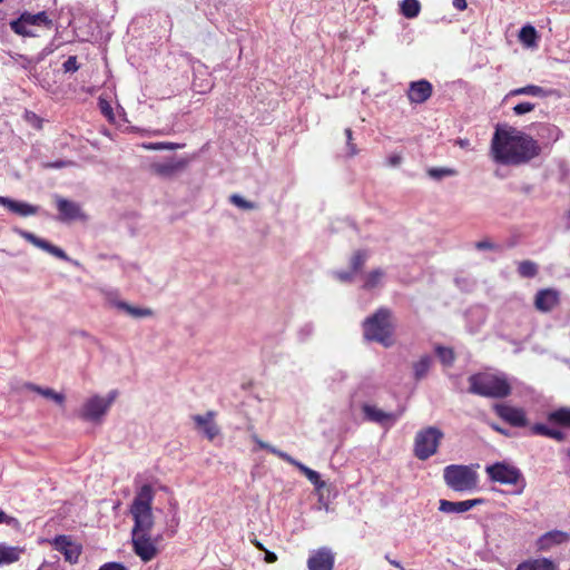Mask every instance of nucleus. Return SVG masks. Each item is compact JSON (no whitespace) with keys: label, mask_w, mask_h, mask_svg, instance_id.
<instances>
[{"label":"nucleus","mask_w":570,"mask_h":570,"mask_svg":"<svg viewBox=\"0 0 570 570\" xmlns=\"http://www.w3.org/2000/svg\"><path fill=\"white\" fill-rule=\"evenodd\" d=\"M254 543H255V546H256L259 550H262V551H266L265 547H264L261 542L255 541Z\"/></svg>","instance_id":"obj_59"},{"label":"nucleus","mask_w":570,"mask_h":570,"mask_svg":"<svg viewBox=\"0 0 570 570\" xmlns=\"http://www.w3.org/2000/svg\"><path fill=\"white\" fill-rule=\"evenodd\" d=\"M393 331L391 311L384 307L379 308L363 322L364 338L370 342L380 343L384 347H390L394 344Z\"/></svg>","instance_id":"obj_3"},{"label":"nucleus","mask_w":570,"mask_h":570,"mask_svg":"<svg viewBox=\"0 0 570 570\" xmlns=\"http://www.w3.org/2000/svg\"><path fill=\"white\" fill-rule=\"evenodd\" d=\"M493 409L503 421L514 428H524L529 423L527 413L521 407H514L508 404H495Z\"/></svg>","instance_id":"obj_15"},{"label":"nucleus","mask_w":570,"mask_h":570,"mask_svg":"<svg viewBox=\"0 0 570 570\" xmlns=\"http://www.w3.org/2000/svg\"><path fill=\"white\" fill-rule=\"evenodd\" d=\"M495 430L501 432V433H503V434H505L504 430H502L500 426H497Z\"/></svg>","instance_id":"obj_62"},{"label":"nucleus","mask_w":570,"mask_h":570,"mask_svg":"<svg viewBox=\"0 0 570 570\" xmlns=\"http://www.w3.org/2000/svg\"><path fill=\"white\" fill-rule=\"evenodd\" d=\"M384 277V272L380 268L372 271L365 278V283L363 285L366 289H372L376 287Z\"/></svg>","instance_id":"obj_38"},{"label":"nucleus","mask_w":570,"mask_h":570,"mask_svg":"<svg viewBox=\"0 0 570 570\" xmlns=\"http://www.w3.org/2000/svg\"><path fill=\"white\" fill-rule=\"evenodd\" d=\"M435 353L444 365H451L454 361V353L451 348L436 346Z\"/></svg>","instance_id":"obj_41"},{"label":"nucleus","mask_w":570,"mask_h":570,"mask_svg":"<svg viewBox=\"0 0 570 570\" xmlns=\"http://www.w3.org/2000/svg\"><path fill=\"white\" fill-rule=\"evenodd\" d=\"M229 202L237 206L238 208H242L244 210H253L255 209L257 206L255 203L253 202H249L247 199H245L244 197H242L240 195L238 194H233L230 197H229Z\"/></svg>","instance_id":"obj_40"},{"label":"nucleus","mask_w":570,"mask_h":570,"mask_svg":"<svg viewBox=\"0 0 570 570\" xmlns=\"http://www.w3.org/2000/svg\"><path fill=\"white\" fill-rule=\"evenodd\" d=\"M561 137V130L551 124L538 125L535 139L504 124L497 126L491 142H538V140L557 142Z\"/></svg>","instance_id":"obj_1"},{"label":"nucleus","mask_w":570,"mask_h":570,"mask_svg":"<svg viewBox=\"0 0 570 570\" xmlns=\"http://www.w3.org/2000/svg\"><path fill=\"white\" fill-rule=\"evenodd\" d=\"M17 233L23 238L26 239L27 242H29L30 244H32L33 246L47 252L48 254L57 257V258H60L62 261H66V262H69L71 264H73L75 266H79V262L70 258L66 252L63 249H61L60 247L49 243L48 240L43 239V238H40L38 237L37 235H35L33 233L31 232H28V230H23V229H17Z\"/></svg>","instance_id":"obj_12"},{"label":"nucleus","mask_w":570,"mask_h":570,"mask_svg":"<svg viewBox=\"0 0 570 570\" xmlns=\"http://www.w3.org/2000/svg\"><path fill=\"white\" fill-rule=\"evenodd\" d=\"M215 412L208 411L206 414L200 415L196 414L193 416V421L196 423V426L203 431L204 435L213 441L219 434V428L214 422Z\"/></svg>","instance_id":"obj_21"},{"label":"nucleus","mask_w":570,"mask_h":570,"mask_svg":"<svg viewBox=\"0 0 570 570\" xmlns=\"http://www.w3.org/2000/svg\"><path fill=\"white\" fill-rule=\"evenodd\" d=\"M99 570H127V568L118 562H108L102 564Z\"/></svg>","instance_id":"obj_47"},{"label":"nucleus","mask_w":570,"mask_h":570,"mask_svg":"<svg viewBox=\"0 0 570 570\" xmlns=\"http://www.w3.org/2000/svg\"><path fill=\"white\" fill-rule=\"evenodd\" d=\"M432 363L433 357L431 355L421 356L420 360L413 364L414 379L416 381L423 380L428 375Z\"/></svg>","instance_id":"obj_28"},{"label":"nucleus","mask_w":570,"mask_h":570,"mask_svg":"<svg viewBox=\"0 0 570 570\" xmlns=\"http://www.w3.org/2000/svg\"><path fill=\"white\" fill-rule=\"evenodd\" d=\"M335 275L341 282H350L352 279L351 272H337Z\"/></svg>","instance_id":"obj_52"},{"label":"nucleus","mask_w":570,"mask_h":570,"mask_svg":"<svg viewBox=\"0 0 570 570\" xmlns=\"http://www.w3.org/2000/svg\"><path fill=\"white\" fill-rule=\"evenodd\" d=\"M345 134H346L347 139L351 140L352 139V130L351 129H346Z\"/></svg>","instance_id":"obj_60"},{"label":"nucleus","mask_w":570,"mask_h":570,"mask_svg":"<svg viewBox=\"0 0 570 570\" xmlns=\"http://www.w3.org/2000/svg\"><path fill=\"white\" fill-rule=\"evenodd\" d=\"M308 570H333L334 554L328 548L315 551L307 561Z\"/></svg>","instance_id":"obj_18"},{"label":"nucleus","mask_w":570,"mask_h":570,"mask_svg":"<svg viewBox=\"0 0 570 570\" xmlns=\"http://www.w3.org/2000/svg\"><path fill=\"white\" fill-rule=\"evenodd\" d=\"M52 50L50 48H45L38 56L37 61L42 60L47 55L51 53Z\"/></svg>","instance_id":"obj_56"},{"label":"nucleus","mask_w":570,"mask_h":570,"mask_svg":"<svg viewBox=\"0 0 570 570\" xmlns=\"http://www.w3.org/2000/svg\"><path fill=\"white\" fill-rule=\"evenodd\" d=\"M568 539L569 537L566 532L554 530L544 533L539 539V546L541 549H550L554 544H560L568 541Z\"/></svg>","instance_id":"obj_25"},{"label":"nucleus","mask_w":570,"mask_h":570,"mask_svg":"<svg viewBox=\"0 0 570 570\" xmlns=\"http://www.w3.org/2000/svg\"><path fill=\"white\" fill-rule=\"evenodd\" d=\"M475 247L476 249L479 250H484V249H493L494 248V244L491 243L490 240L488 239H484V240H480L475 244Z\"/></svg>","instance_id":"obj_49"},{"label":"nucleus","mask_w":570,"mask_h":570,"mask_svg":"<svg viewBox=\"0 0 570 570\" xmlns=\"http://www.w3.org/2000/svg\"><path fill=\"white\" fill-rule=\"evenodd\" d=\"M420 2L417 0H403L401 3V12L404 17L413 19L420 13Z\"/></svg>","instance_id":"obj_35"},{"label":"nucleus","mask_w":570,"mask_h":570,"mask_svg":"<svg viewBox=\"0 0 570 570\" xmlns=\"http://www.w3.org/2000/svg\"><path fill=\"white\" fill-rule=\"evenodd\" d=\"M559 303V292L552 288L540 289L534 298V306L538 311L551 312Z\"/></svg>","instance_id":"obj_20"},{"label":"nucleus","mask_w":570,"mask_h":570,"mask_svg":"<svg viewBox=\"0 0 570 570\" xmlns=\"http://www.w3.org/2000/svg\"><path fill=\"white\" fill-rule=\"evenodd\" d=\"M428 176L436 181H440L446 177H453L458 175V171L450 167H430L426 169Z\"/></svg>","instance_id":"obj_32"},{"label":"nucleus","mask_w":570,"mask_h":570,"mask_svg":"<svg viewBox=\"0 0 570 570\" xmlns=\"http://www.w3.org/2000/svg\"><path fill=\"white\" fill-rule=\"evenodd\" d=\"M55 202L59 212L58 220L71 222L77 219H86V215L83 214L81 206L78 203L63 198L59 195H55Z\"/></svg>","instance_id":"obj_14"},{"label":"nucleus","mask_w":570,"mask_h":570,"mask_svg":"<svg viewBox=\"0 0 570 570\" xmlns=\"http://www.w3.org/2000/svg\"><path fill=\"white\" fill-rule=\"evenodd\" d=\"M537 38V30L530 24L522 27L519 32L520 41L527 47L535 46Z\"/></svg>","instance_id":"obj_34"},{"label":"nucleus","mask_w":570,"mask_h":570,"mask_svg":"<svg viewBox=\"0 0 570 570\" xmlns=\"http://www.w3.org/2000/svg\"><path fill=\"white\" fill-rule=\"evenodd\" d=\"M1 522H7V515L3 511L0 510V523Z\"/></svg>","instance_id":"obj_58"},{"label":"nucleus","mask_w":570,"mask_h":570,"mask_svg":"<svg viewBox=\"0 0 570 570\" xmlns=\"http://www.w3.org/2000/svg\"><path fill=\"white\" fill-rule=\"evenodd\" d=\"M188 160L183 157H169L163 160H155L150 164V170L160 177H173L187 166Z\"/></svg>","instance_id":"obj_13"},{"label":"nucleus","mask_w":570,"mask_h":570,"mask_svg":"<svg viewBox=\"0 0 570 570\" xmlns=\"http://www.w3.org/2000/svg\"><path fill=\"white\" fill-rule=\"evenodd\" d=\"M30 24L27 23V20L20 16L17 20H13L10 22V28L13 32L17 35L23 36V37H36V33L28 29Z\"/></svg>","instance_id":"obj_36"},{"label":"nucleus","mask_w":570,"mask_h":570,"mask_svg":"<svg viewBox=\"0 0 570 570\" xmlns=\"http://www.w3.org/2000/svg\"><path fill=\"white\" fill-rule=\"evenodd\" d=\"M551 94V90H547L537 85H528L524 87L512 89L508 97L514 96H532V97H548Z\"/></svg>","instance_id":"obj_26"},{"label":"nucleus","mask_w":570,"mask_h":570,"mask_svg":"<svg viewBox=\"0 0 570 570\" xmlns=\"http://www.w3.org/2000/svg\"><path fill=\"white\" fill-rule=\"evenodd\" d=\"M368 254L365 250H357L351 258V267L353 272H357L365 264Z\"/></svg>","instance_id":"obj_42"},{"label":"nucleus","mask_w":570,"mask_h":570,"mask_svg":"<svg viewBox=\"0 0 570 570\" xmlns=\"http://www.w3.org/2000/svg\"><path fill=\"white\" fill-rule=\"evenodd\" d=\"M265 552V561L267 563H274L277 560V556L272 551H264Z\"/></svg>","instance_id":"obj_53"},{"label":"nucleus","mask_w":570,"mask_h":570,"mask_svg":"<svg viewBox=\"0 0 570 570\" xmlns=\"http://www.w3.org/2000/svg\"><path fill=\"white\" fill-rule=\"evenodd\" d=\"M567 455H568V458L570 460V448L567 450Z\"/></svg>","instance_id":"obj_64"},{"label":"nucleus","mask_w":570,"mask_h":570,"mask_svg":"<svg viewBox=\"0 0 570 570\" xmlns=\"http://www.w3.org/2000/svg\"><path fill=\"white\" fill-rule=\"evenodd\" d=\"M0 205L6 207L9 212L21 217L36 215L39 210L38 206L24 202L14 200L4 196H0Z\"/></svg>","instance_id":"obj_22"},{"label":"nucleus","mask_w":570,"mask_h":570,"mask_svg":"<svg viewBox=\"0 0 570 570\" xmlns=\"http://www.w3.org/2000/svg\"><path fill=\"white\" fill-rule=\"evenodd\" d=\"M145 147L147 148H150V149H157V148H174V147H184L185 145H180V144H177V145H144Z\"/></svg>","instance_id":"obj_54"},{"label":"nucleus","mask_w":570,"mask_h":570,"mask_svg":"<svg viewBox=\"0 0 570 570\" xmlns=\"http://www.w3.org/2000/svg\"><path fill=\"white\" fill-rule=\"evenodd\" d=\"M21 16L27 20V23H29L30 26L51 24V20L48 18L45 11L38 12L36 14L24 12Z\"/></svg>","instance_id":"obj_37"},{"label":"nucleus","mask_w":570,"mask_h":570,"mask_svg":"<svg viewBox=\"0 0 570 570\" xmlns=\"http://www.w3.org/2000/svg\"><path fill=\"white\" fill-rule=\"evenodd\" d=\"M534 104L532 102H521V104H518L513 107V112L514 115L517 116H521V115H524V114H528L530 111H532L534 109Z\"/></svg>","instance_id":"obj_43"},{"label":"nucleus","mask_w":570,"mask_h":570,"mask_svg":"<svg viewBox=\"0 0 570 570\" xmlns=\"http://www.w3.org/2000/svg\"><path fill=\"white\" fill-rule=\"evenodd\" d=\"M106 297L112 306L126 312L131 317L142 318L153 315V311L150 308L132 306L124 301L118 299L117 293L114 291L106 292Z\"/></svg>","instance_id":"obj_17"},{"label":"nucleus","mask_w":570,"mask_h":570,"mask_svg":"<svg viewBox=\"0 0 570 570\" xmlns=\"http://www.w3.org/2000/svg\"><path fill=\"white\" fill-rule=\"evenodd\" d=\"M443 436V432L435 426H428L420 430L414 439V455L419 460H428L436 453Z\"/></svg>","instance_id":"obj_7"},{"label":"nucleus","mask_w":570,"mask_h":570,"mask_svg":"<svg viewBox=\"0 0 570 570\" xmlns=\"http://www.w3.org/2000/svg\"><path fill=\"white\" fill-rule=\"evenodd\" d=\"M443 478L445 484L456 492H471L478 488V474L468 465H448Z\"/></svg>","instance_id":"obj_6"},{"label":"nucleus","mask_w":570,"mask_h":570,"mask_svg":"<svg viewBox=\"0 0 570 570\" xmlns=\"http://www.w3.org/2000/svg\"><path fill=\"white\" fill-rule=\"evenodd\" d=\"M75 165H77V164L73 160H58V161H55V163L46 164V167L59 169V168H62V167H66V166H75Z\"/></svg>","instance_id":"obj_45"},{"label":"nucleus","mask_w":570,"mask_h":570,"mask_svg":"<svg viewBox=\"0 0 570 570\" xmlns=\"http://www.w3.org/2000/svg\"><path fill=\"white\" fill-rule=\"evenodd\" d=\"M495 430L501 432V433H503V434H505L504 430H502L500 426H497Z\"/></svg>","instance_id":"obj_61"},{"label":"nucleus","mask_w":570,"mask_h":570,"mask_svg":"<svg viewBox=\"0 0 570 570\" xmlns=\"http://www.w3.org/2000/svg\"><path fill=\"white\" fill-rule=\"evenodd\" d=\"M358 151L355 148V145L346 144V145H344V153L341 155L344 157H352V156L356 155Z\"/></svg>","instance_id":"obj_50"},{"label":"nucleus","mask_w":570,"mask_h":570,"mask_svg":"<svg viewBox=\"0 0 570 570\" xmlns=\"http://www.w3.org/2000/svg\"><path fill=\"white\" fill-rule=\"evenodd\" d=\"M453 7L458 10H463L466 8V1L465 0H453L452 1Z\"/></svg>","instance_id":"obj_55"},{"label":"nucleus","mask_w":570,"mask_h":570,"mask_svg":"<svg viewBox=\"0 0 570 570\" xmlns=\"http://www.w3.org/2000/svg\"><path fill=\"white\" fill-rule=\"evenodd\" d=\"M21 550L16 547L0 544V567L19 560Z\"/></svg>","instance_id":"obj_29"},{"label":"nucleus","mask_w":570,"mask_h":570,"mask_svg":"<svg viewBox=\"0 0 570 570\" xmlns=\"http://www.w3.org/2000/svg\"><path fill=\"white\" fill-rule=\"evenodd\" d=\"M385 559H386V560H387L392 566H394V567H396V568H400L401 570H405V569L401 566V563H400L399 561L390 559V557H389V556H385Z\"/></svg>","instance_id":"obj_57"},{"label":"nucleus","mask_w":570,"mask_h":570,"mask_svg":"<svg viewBox=\"0 0 570 570\" xmlns=\"http://www.w3.org/2000/svg\"><path fill=\"white\" fill-rule=\"evenodd\" d=\"M482 503H484V499L481 498L459 502L442 499L439 502V510L444 513H464Z\"/></svg>","instance_id":"obj_19"},{"label":"nucleus","mask_w":570,"mask_h":570,"mask_svg":"<svg viewBox=\"0 0 570 570\" xmlns=\"http://www.w3.org/2000/svg\"><path fill=\"white\" fill-rule=\"evenodd\" d=\"M252 439L261 449L267 450L272 454H274V455L278 456L279 459L286 461L287 463L296 466L308 479V481L312 484H314L317 489L324 488L325 483L321 480V475L318 472L309 469L305 464L295 460L286 452L281 451L277 448L271 445L269 443L264 442L257 435H253Z\"/></svg>","instance_id":"obj_10"},{"label":"nucleus","mask_w":570,"mask_h":570,"mask_svg":"<svg viewBox=\"0 0 570 570\" xmlns=\"http://www.w3.org/2000/svg\"><path fill=\"white\" fill-rule=\"evenodd\" d=\"M517 570H556V566L548 559H537L521 563Z\"/></svg>","instance_id":"obj_31"},{"label":"nucleus","mask_w":570,"mask_h":570,"mask_svg":"<svg viewBox=\"0 0 570 570\" xmlns=\"http://www.w3.org/2000/svg\"><path fill=\"white\" fill-rule=\"evenodd\" d=\"M550 422L570 428V409L561 407L551 412L548 416Z\"/></svg>","instance_id":"obj_33"},{"label":"nucleus","mask_w":570,"mask_h":570,"mask_svg":"<svg viewBox=\"0 0 570 570\" xmlns=\"http://www.w3.org/2000/svg\"><path fill=\"white\" fill-rule=\"evenodd\" d=\"M160 540L161 535L153 537L151 531L131 532L132 550L144 562L151 561L157 557Z\"/></svg>","instance_id":"obj_9"},{"label":"nucleus","mask_w":570,"mask_h":570,"mask_svg":"<svg viewBox=\"0 0 570 570\" xmlns=\"http://www.w3.org/2000/svg\"><path fill=\"white\" fill-rule=\"evenodd\" d=\"M155 492L150 484L141 485L130 504V515L134 520L131 532L153 531L155 518L153 514V501Z\"/></svg>","instance_id":"obj_2"},{"label":"nucleus","mask_w":570,"mask_h":570,"mask_svg":"<svg viewBox=\"0 0 570 570\" xmlns=\"http://www.w3.org/2000/svg\"><path fill=\"white\" fill-rule=\"evenodd\" d=\"M99 107L101 109V112L107 116V117H110L111 114H112V109L110 107V105L106 101V100H102L100 99L99 101Z\"/></svg>","instance_id":"obj_48"},{"label":"nucleus","mask_w":570,"mask_h":570,"mask_svg":"<svg viewBox=\"0 0 570 570\" xmlns=\"http://www.w3.org/2000/svg\"><path fill=\"white\" fill-rule=\"evenodd\" d=\"M27 389L37 392L41 396L53 401L55 403L62 405L66 401V396L62 393H58L50 387H42L32 383L27 384Z\"/></svg>","instance_id":"obj_27"},{"label":"nucleus","mask_w":570,"mask_h":570,"mask_svg":"<svg viewBox=\"0 0 570 570\" xmlns=\"http://www.w3.org/2000/svg\"><path fill=\"white\" fill-rule=\"evenodd\" d=\"M495 430L501 432V433H503V434H505L504 430H502L500 426H497Z\"/></svg>","instance_id":"obj_63"},{"label":"nucleus","mask_w":570,"mask_h":570,"mask_svg":"<svg viewBox=\"0 0 570 570\" xmlns=\"http://www.w3.org/2000/svg\"><path fill=\"white\" fill-rule=\"evenodd\" d=\"M469 392L485 397H505L511 393V386L504 376L491 373H478L469 377Z\"/></svg>","instance_id":"obj_4"},{"label":"nucleus","mask_w":570,"mask_h":570,"mask_svg":"<svg viewBox=\"0 0 570 570\" xmlns=\"http://www.w3.org/2000/svg\"><path fill=\"white\" fill-rule=\"evenodd\" d=\"M52 546L57 551L61 552L65 560L70 563L77 562L81 552L80 547L72 542L68 535H57L52 541Z\"/></svg>","instance_id":"obj_16"},{"label":"nucleus","mask_w":570,"mask_h":570,"mask_svg":"<svg viewBox=\"0 0 570 570\" xmlns=\"http://www.w3.org/2000/svg\"><path fill=\"white\" fill-rule=\"evenodd\" d=\"M485 471L493 482L501 484H517L522 474L519 469L504 462H498L492 465H488Z\"/></svg>","instance_id":"obj_11"},{"label":"nucleus","mask_w":570,"mask_h":570,"mask_svg":"<svg viewBox=\"0 0 570 570\" xmlns=\"http://www.w3.org/2000/svg\"><path fill=\"white\" fill-rule=\"evenodd\" d=\"M117 395L118 392L116 390L110 391L106 397L94 395L83 403L79 416L88 422H100L109 411Z\"/></svg>","instance_id":"obj_8"},{"label":"nucleus","mask_w":570,"mask_h":570,"mask_svg":"<svg viewBox=\"0 0 570 570\" xmlns=\"http://www.w3.org/2000/svg\"><path fill=\"white\" fill-rule=\"evenodd\" d=\"M540 145H492L491 156L502 165H520L538 156Z\"/></svg>","instance_id":"obj_5"},{"label":"nucleus","mask_w":570,"mask_h":570,"mask_svg":"<svg viewBox=\"0 0 570 570\" xmlns=\"http://www.w3.org/2000/svg\"><path fill=\"white\" fill-rule=\"evenodd\" d=\"M402 163V156L400 154H393L386 158V165L390 167H399Z\"/></svg>","instance_id":"obj_46"},{"label":"nucleus","mask_w":570,"mask_h":570,"mask_svg":"<svg viewBox=\"0 0 570 570\" xmlns=\"http://www.w3.org/2000/svg\"><path fill=\"white\" fill-rule=\"evenodd\" d=\"M363 413L368 421L382 424L392 425L399 417L397 414L385 412L375 405L364 404Z\"/></svg>","instance_id":"obj_23"},{"label":"nucleus","mask_w":570,"mask_h":570,"mask_svg":"<svg viewBox=\"0 0 570 570\" xmlns=\"http://www.w3.org/2000/svg\"><path fill=\"white\" fill-rule=\"evenodd\" d=\"M65 72H75L79 69L76 56H70L62 65Z\"/></svg>","instance_id":"obj_44"},{"label":"nucleus","mask_w":570,"mask_h":570,"mask_svg":"<svg viewBox=\"0 0 570 570\" xmlns=\"http://www.w3.org/2000/svg\"><path fill=\"white\" fill-rule=\"evenodd\" d=\"M346 376H347V375H346V373H345L344 371L337 370V371H335V372L333 373V375H332L331 380H332V381H334V382H335V381H337V382H342V381H344V380L346 379Z\"/></svg>","instance_id":"obj_51"},{"label":"nucleus","mask_w":570,"mask_h":570,"mask_svg":"<svg viewBox=\"0 0 570 570\" xmlns=\"http://www.w3.org/2000/svg\"><path fill=\"white\" fill-rule=\"evenodd\" d=\"M518 272L522 277H534L538 273V266L531 261H523L519 264Z\"/></svg>","instance_id":"obj_39"},{"label":"nucleus","mask_w":570,"mask_h":570,"mask_svg":"<svg viewBox=\"0 0 570 570\" xmlns=\"http://www.w3.org/2000/svg\"><path fill=\"white\" fill-rule=\"evenodd\" d=\"M531 432L537 435H544L557 441H563L566 435L560 430L548 428L546 424L537 423L531 428Z\"/></svg>","instance_id":"obj_30"},{"label":"nucleus","mask_w":570,"mask_h":570,"mask_svg":"<svg viewBox=\"0 0 570 570\" xmlns=\"http://www.w3.org/2000/svg\"><path fill=\"white\" fill-rule=\"evenodd\" d=\"M432 95V85L428 80H419L410 83L409 99L411 102L422 104Z\"/></svg>","instance_id":"obj_24"}]
</instances>
